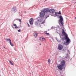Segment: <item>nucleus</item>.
Returning <instances> with one entry per match:
<instances>
[{
  "mask_svg": "<svg viewBox=\"0 0 76 76\" xmlns=\"http://www.w3.org/2000/svg\"><path fill=\"white\" fill-rule=\"evenodd\" d=\"M35 24H38V23H37V22H35Z\"/></svg>",
  "mask_w": 76,
  "mask_h": 76,
  "instance_id": "393cba45",
  "label": "nucleus"
},
{
  "mask_svg": "<svg viewBox=\"0 0 76 76\" xmlns=\"http://www.w3.org/2000/svg\"><path fill=\"white\" fill-rule=\"evenodd\" d=\"M14 8L13 7V8H12V9H14Z\"/></svg>",
  "mask_w": 76,
  "mask_h": 76,
  "instance_id": "c85d7f7f",
  "label": "nucleus"
},
{
  "mask_svg": "<svg viewBox=\"0 0 76 76\" xmlns=\"http://www.w3.org/2000/svg\"><path fill=\"white\" fill-rule=\"evenodd\" d=\"M34 36L35 38H37L38 36V33L36 32H34Z\"/></svg>",
  "mask_w": 76,
  "mask_h": 76,
  "instance_id": "9b49d317",
  "label": "nucleus"
},
{
  "mask_svg": "<svg viewBox=\"0 0 76 76\" xmlns=\"http://www.w3.org/2000/svg\"><path fill=\"white\" fill-rule=\"evenodd\" d=\"M75 19H76V17H75Z\"/></svg>",
  "mask_w": 76,
  "mask_h": 76,
  "instance_id": "7c9ffc66",
  "label": "nucleus"
},
{
  "mask_svg": "<svg viewBox=\"0 0 76 76\" xmlns=\"http://www.w3.org/2000/svg\"><path fill=\"white\" fill-rule=\"evenodd\" d=\"M28 26H29V25L28 24Z\"/></svg>",
  "mask_w": 76,
  "mask_h": 76,
  "instance_id": "c756f323",
  "label": "nucleus"
},
{
  "mask_svg": "<svg viewBox=\"0 0 76 76\" xmlns=\"http://www.w3.org/2000/svg\"><path fill=\"white\" fill-rule=\"evenodd\" d=\"M44 12H45V13L50 12V8H45L44 9Z\"/></svg>",
  "mask_w": 76,
  "mask_h": 76,
  "instance_id": "423d86ee",
  "label": "nucleus"
},
{
  "mask_svg": "<svg viewBox=\"0 0 76 76\" xmlns=\"http://www.w3.org/2000/svg\"><path fill=\"white\" fill-rule=\"evenodd\" d=\"M65 61H62L61 62V65L63 67H64L65 65Z\"/></svg>",
  "mask_w": 76,
  "mask_h": 76,
  "instance_id": "1a4fd4ad",
  "label": "nucleus"
},
{
  "mask_svg": "<svg viewBox=\"0 0 76 76\" xmlns=\"http://www.w3.org/2000/svg\"><path fill=\"white\" fill-rule=\"evenodd\" d=\"M21 31V30H20V29L18 30V32H20Z\"/></svg>",
  "mask_w": 76,
  "mask_h": 76,
  "instance_id": "4be33fe9",
  "label": "nucleus"
},
{
  "mask_svg": "<svg viewBox=\"0 0 76 76\" xmlns=\"http://www.w3.org/2000/svg\"><path fill=\"white\" fill-rule=\"evenodd\" d=\"M4 48H5V49H6V48H5V47H4Z\"/></svg>",
  "mask_w": 76,
  "mask_h": 76,
  "instance_id": "cd10ccee",
  "label": "nucleus"
},
{
  "mask_svg": "<svg viewBox=\"0 0 76 76\" xmlns=\"http://www.w3.org/2000/svg\"><path fill=\"white\" fill-rule=\"evenodd\" d=\"M19 19H17V20H19Z\"/></svg>",
  "mask_w": 76,
  "mask_h": 76,
  "instance_id": "bb28decb",
  "label": "nucleus"
},
{
  "mask_svg": "<svg viewBox=\"0 0 76 76\" xmlns=\"http://www.w3.org/2000/svg\"><path fill=\"white\" fill-rule=\"evenodd\" d=\"M55 15H56V16H58V12H56L55 13Z\"/></svg>",
  "mask_w": 76,
  "mask_h": 76,
  "instance_id": "dca6fc26",
  "label": "nucleus"
},
{
  "mask_svg": "<svg viewBox=\"0 0 76 76\" xmlns=\"http://www.w3.org/2000/svg\"><path fill=\"white\" fill-rule=\"evenodd\" d=\"M13 26H15V27L17 25L16 24H14Z\"/></svg>",
  "mask_w": 76,
  "mask_h": 76,
  "instance_id": "6ab92c4d",
  "label": "nucleus"
},
{
  "mask_svg": "<svg viewBox=\"0 0 76 76\" xmlns=\"http://www.w3.org/2000/svg\"><path fill=\"white\" fill-rule=\"evenodd\" d=\"M45 34L46 35H49V33H45Z\"/></svg>",
  "mask_w": 76,
  "mask_h": 76,
  "instance_id": "412c9836",
  "label": "nucleus"
},
{
  "mask_svg": "<svg viewBox=\"0 0 76 76\" xmlns=\"http://www.w3.org/2000/svg\"><path fill=\"white\" fill-rule=\"evenodd\" d=\"M39 40L40 41H45L46 40L44 37H40Z\"/></svg>",
  "mask_w": 76,
  "mask_h": 76,
  "instance_id": "0eeeda50",
  "label": "nucleus"
},
{
  "mask_svg": "<svg viewBox=\"0 0 76 76\" xmlns=\"http://www.w3.org/2000/svg\"><path fill=\"white\" fill-rule=\"evenodd\" d=\"M40 14L39 16L40 18H44L45 15V12H44V10H42L41 11V12H40Z\"/></svg>",
  "mask_w": 76,
  "mask_h": 76,
  "instance_id": "f03ea898",
  "label": "nucleus"
},
{
  "mask_svg": "<svg viewBox=\"0 0 76 76\" xmlns=\"http://www.w3.org/2000/svg\"><path fill=\"white\" fill-rule=\"evenodd\" d=\"M49 17V16L48 15V16L46 17L45 18V19H47V18H48Z\"/></svg>",
  "mask_w": 76,
  "mask_h": 76,
  "instance_id": "b1692460",
  "label": "nucleus"
},
{
  "mask_svg": "<svg viewBox=\"0 0 76 76\" xmlns=\"http://www.w3.org/2000/svg\"><path fill=\"white\" fill-rule=\"evenodd\" d=\"M59 18L60 19L61 24L62 26H63V25H64V23H63V18L61 15L59 16Z\"/></svg>",
  "mask_w": 76,
  "mask_h": 76,
  "instance_id": "7ed1b4c3",
  "label": "nucleus"
},
{
  "mask_svg": "<svg viewBox=\"0 0 76 76\" xmlns=\"http://www.w3.org/2000/svg\"><path fill=\"white\" fill-rule=\"evenodd\" d=\"M6 41H9V42L11 41V39H5Z\"/></svg>",
  "mask_w": 76,
  "mask_h": 76,
  "instance_id": "f8f14e48",
  "label": "nucleus"
},
{
  "mask_svg": "<svg viewBox=\"0 0 76 76\" xmlns=\"http://www.w3.org/2000/svg\"><path fill=\"white\" fill-rule=\"evenodd\" d=\"M10 44L11 45V46H12V47H13V44H12V43L11 42V41L10 42Z\"/></svg>",
  "mask_w": 76,
  "mask_h": 76,
  "instance_id": "2eb2a0df",
  "label": "nucleus"
},
{
  "mask_svg": "<svg viewBox=\"0 0 76 76\" xmlns=\"http://www.w3.org/2000/svg\"><path fill=\"white\" fill-rule=\"evenodd\" d=\"M60 20H59V22H60Z\"/></svg>",
  "mask_w": 76,
  "mask_h": 76,
  "instance_id": "473e14b6",
  "label": "nucleus"
},
{
  "mask_svg": "<svg viewBox=\"0 0 76 76\" xmlns=\"http://www.w3.org/2000/svg\"><path fill=\"white\" fill-rule=\"evenodd\" d=\"M37 20L39 22H41L42 20V19H40L39 20Z\"/></svg>",
  "mask_w": 76,
  "mask_h": 76,
  "instance_id": "ddd939ff",
  "label": "nucleus"
},
{
  "mask_svg": "<svg viewBox=\"0 0 76 76\" xmlns=\"http://www.w3.org/2000/svg\"><path fill=\"white\" fill-rule=\"evenodd\" d=\"M64 47L63 46L59 44L58 46V49L59 50H61Z\"/></svg>",
  "mask_w": 76,
  "mask_h": 76,
  "instance_id": "20e7f679",
  "label": "nucleus"
},
{
  "mask_svg": "<svg viewBox=\"0 0 76 76\" xmlns=\"http://www.w3.org/2000/svg\"><path fill=\"white\" fill-rule=\"evenodd\" d=\"M40 45H41V44H40Z\"/></svg>",
  "mask_w": 76,
  "mask_h": 76,
  "instance_id": "c9c22d12",
  "label": "nucleus"
},
{
  "mask_svg": "<svg viewBox=\"0 0 76 76\" xmlns=\"http://www.w3.org/2000/svg\"><path fill=\"white\" fill-rule=\"evenodd\" d=\"M61 32L63 35H64V36H65L64 37V38L66 40V42L64 43V44L66 45H69V43H70L71 41L70 39L68 37V35H67V34H66V32L64 31V30L63 29L62 30Z\"/></svg>",
  "mask_w": 76,
  "mask_h": 76,
  "instance_id": "f257e3e1",
  "label": "nucleus"
},
{
  "mask_svg": "<svg viewBox=\"0 0 76 76\" xmlns=\"http://www.w3.org/2000/svg\"><path fill=\"white\" fill-rule=\"evenodd\" d=\"M48 63H49V64H50V62H51V60L50 59H48Z\"/></svg>",
  "mask_w": 76,
  "mask_h": 76,
  "instance_id": "4468645a",
  "label": "nucleus"
},
{
  "mask_svg": "<svg viewBox=\"0 0 76 76\" xmlns=\"http://www.w3.org/2000/svg\"><path fill=\"white\" fill-rule=\"evenodd\" d=\"M63 66L61 65H59L58 66H57L58 68L60 70H63Z\"/></svg>",
  "mask_w": 76,
  "mask_h": 76,
  "instance_id": "6e6552de",
  "label": "nucleus"
},
{
  "mask_svg": "<svg viewBox=\"0 0 76 76\" xmlns=\"http://www.w3.org/2000/svg\"><path fill=\"white\" fill-rule=\"evenodd\" d=\"M29 22L30 25H32L33 24V22H34V20L33 18H31Z\"/></svg>",
  "mask_w": 76,
  "mask_h": 76,
  "instance_id": "9d476101",
  "label": "nucleus"
},
{
  "mask_svg": "<svg viewBox=\"0 0 76 76\" xmlns=\"http://www.w3.org/2000/svg\"><path fill=\"white\" fill-rule=\"evenodd\" d=\"M0 76H1V75H0Z\"/></svg>",
  "mask_w": 76,
  "mask_h": 76,
  "instance_id": "f704fd0d",
  "label": "nucleus"
},
{
  "mask_svg": "<svg viewBox=\"0 0 76 76\" xmlns=\"http://www.w3.org/2000/svg\"><path fill=\"white\" fill-rule=\"evenodd\" d=\"M19 20L20 21V23H21V22H22V21H21V20L20 19H19Z\"/></svg>",
  "mask_w": 76,
  "mask_h": 76,
  "instance_id": "5701e85b",
  "label": "nucleus"
},
{
  "mask_svg": "<svg viewBox=\"0 0 76 76\" xmlns=\"http://www.w3.org/2000/svg\"><path fill=\"white\" fill-rule=\"evenodd\" d=\"M15 28L16 29H18L19 28V27L16 26L15 27Z\"/></svg>",
  "mask_w": 76,
  "mask_h": 76,
  "instance_id": "aec40b11",
  "label": "nucleus"
},
{
  "mask_svg": "<svg viewBox=\"0 0 76 76\" xmlns=\"http://www.w3.org/2000/svg\"><path fill=\"white\" fill-rule=\"evenodd\" d=\"M64 69H65V67H64Z\"/></svg>",
  "mask_w": 76,
  "mask_h": 76,
  "instance_id": "2f4dec72",
  "label": "nucleus"
},
{
  "mask_svg": "<svg viewBox=\"0 0 76 76\" xmlns=\"http://www.w3.org/2000/svg\"><path fill=\"white\" fill-rule=\"evenodd\" d=\"M55 12V10L53 9H51L49 10V13L51 14H53Z\"/></svg>",
  "mask_w": 76,
  "mask_h": 76,
  "instance_id": "39448f33",
  "label": "nucleus"
},
{
  "mask_svg": "<svg viewBox=\"0 0 76 76\" xmlns=\"http://www.w3.org/2000/svg\"><path fill=\"white\" fill-rule=\"evenodd\" d=\"M75 3H76V1L75 2Z\"/></svg>",
  "mask_w": 76,
  "mask_h": 76,
  "instance_id": "72a5a7b5",
  "label": "nucleus"
},
{
  "mask_svg": "<svg viewBox=\"0 0 76 76\" xmlns=\"http://www.w3.org/2000/svg\"><path fill=\"white\" fill-rule=\"evenodd\" d=\"M10 64H11L12 65H13V64L12 63V62L11 61H10Z\"/></svg>",
  "mask_w": 76,
  "mask_h": 76,
  "instance_id": "a211bd4d",
  "label": "nucleus"
},
{
  "mask_svg": "<svg viewBox=\"0 0 76 76\" xmlns=\"http://www.w3.org/2000/svg\"><path fill=\"white\" fill-rule=\"evenodd\" d=\"M43 23H44V22H42L41 24H43Z\"/></svg>",
  "mask_w": 76,
  "mask_h": 76,
  "instance_id": "a878e982",
  "label": "nucleus"
},
{
  "mask_svg": "<svg viewBox=\"0 0 76 76\" xmlns=\"http://www.w3.org/2000/svg\"><path fill=\"white\" fill-rule=\"evenodd\" d=\"M58 14L59 15H61V12L60 11H59L58 12Z\"/></svg>",
  "mask_w": 76,
  "mask_h": 76,
  "instance_id": "f3484780",
  "label": "nucleus"
}]
</instances>
